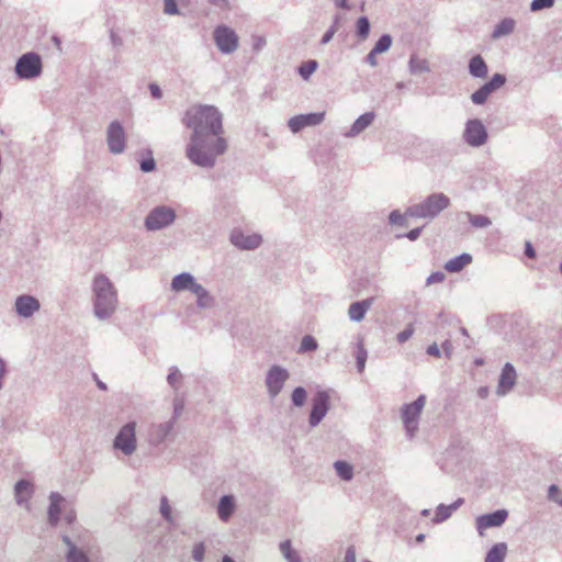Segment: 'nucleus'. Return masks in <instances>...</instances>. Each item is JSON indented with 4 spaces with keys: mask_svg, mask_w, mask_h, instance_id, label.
Returning <instances> with one entry per match:
<instances>
[{
    "mask_svg": "<svg viewBox=\"0 0 562 562\" xmlns=\"http://www.w3.org/2000/svg\"><path fill=\"white\" fill-rule=\"evenodd\" d=\"M380 53H374V49L372 48L369 54L366 56L364 61L369 64L371 67H375L378 65L376 55Z\"/></svg>",
    "mask_w": 562,
    "mask_h": 562,
    "instance_id": "13d9d810",
    "label": "nucleus"
},
{
    "mask_svg": "<svg viewBox=\"0 0 562 562\" xmlns=\"http://www.w3.org/2000/svg\"><path fill=\"white\" fill-rule=\"evenodd\" d=\"M330 407V396L327 391L319 390L312 398V409L308 416V424L312 428L321 424Z\"/></svg>",
    "mask_w": 562,
    "mask_h": 562,
    "instance_id": "9b49d317",
    "label": "nucleus"
},
{
    "mask_svg": "<svg viewBox=\"0 0 562 562\" xmlns=\"http://www.w3.org/2000/svg\"><path fill=\"white\" fill-rule=\"evenodd\" d=\"M375 113L373 111L361 114L350 126L349 131L344 133L347 138H353L367 130L375 120Z\"/></svg>",
    "mask_w": 562,
    "mask_h": 562,
    "instance_id": "412c9836",
    "label": "nucleus"
},
{
    "mask_svg": "<svg viewBox=\"0 0 562 562\" xmlns=\"http://www.w3.org/2000/svg\"><path fill=\"white\" fill-rule=\"evenodd\" d=\"M210 3L218 9H227L229 5L228 0H210Z\"/></svg>",
    "mask_w": 562,
    "mask_h": 562,
    "instance_id": "e2e57ef3",
    "label": "nucleus"
},
{
    "mask_svg": "<svg viewBox=\"0 0 562 562\" xmlns=\"http://www.w3.org/2000/svg\"><path fill=\"white\" fill-rule=\"evenodd\" d=\"M508 518L506 509H497L493 513L483 514L475 518V528L480 536H484V531L488 528L501 527Z\"/></svg>",
    "mask_w": 562,
    "mask_h": 562,
    "instance_id": "4468645a",
    "label": "nucleus"
},
{
    "mask_svg": "<svg viewBox=\"0 0 562 562\" xmlns=\"http://www.w3.org/2000/svg\"><path fill=\"white\" fill-rule=\"evenodd\" d=\"M317 348V340L312 335H305L301 340L299 353L315 351Z\"/></svg>",
    "mask_w": 562,
    "mask_h": 562,
    "instance_id": "4c0bfd02",
    "label": "nucleus"
},
{
    "mask_svg": "<svg viewBox=\"0 0 562 562\" xmlns=\"http://www.w3.org/2000/svg\"><path fill=\"white\" fill-rule=\"evenodd\" d=\"M61 540L67 546V552L65 555L66 562H90L87 553L79 549L70 537L64 535Z\"/></svg>",
    "mask_w": 562,
    "mask_h": 562,
    "instance_id": "4be33fe9",
    "label": "nucleus"
},
{
    "mask_svg": "<svg viewBox=\"0 0 562 562\" xmlns=\"http://www.w3.org/2000/svg\"><path fill=\"white\" fill-rule=\"evenodd\" d=\"M427 353L429 356L437 357V358H439L441 356L440 348L438 347L437 344H432V345L428 346Z\"/></svg>",
    "mask_w": 562,
    "mask_h": 562,
    "instance_id": "052dcab7",
    "label": "nucleus"
},
{
    "mask_svg": "<svg viewBox=\"0 0 562 562\" xmlns=\"http://www.w3.org/2000/svg\"><path fill=\"white\" fill-rule=\"evenodd\" d=\"M344 562H357L356 549L353 546H349L346 549Z\"/></svg>",
    "mask_w": 562,
    "mask_h": 562,
    "instance_id": "6e6d98bb",
    "label": "nucleus"
},
{
    "mask_svg": "<svg viewBox=\"0 0 562 562\" xmlns=\"http://www.w3.org/2000/svg\"><path fill=\"white\" fill-rule=\"evenodd\" d=\"M229 240L238 249L254 250L261 245L262 237L259 234L246 235L241 229L235 228L231 233Z\"/></svg>",
    "mask_w": 562,
    "mask_h": 562,
    "instance_id": "2eb2a0df",
    "label": "nucleus"
},
{
    "mask_svg": "<svg viewBox=\"0 0 562 562\" xmlns=\"http://www.w3.org/2000/svg\"><path fill=\"white\" fill-rule=\"evenodd\" d=\"M338 22H339V16H336L334 24L322 36V40H321L322 45H325L333 40L335 33L337 32Z\"/></svg>",
    "mask_w": 562,
    "mask_h": 562,
    "instance_id": "09e8293b",
    "label": "nucleus"
},
{
    "mask_svg": "<svg viewBox=\"0 0 562 562\" xmlns=\"http://www.w3.org/2000/svg\"><path fill=\"white\" fill-rule=\"evenodd\" d=\"M236 509L235 497L232 494L223 495L217 503L218 518L227 522Z\"/></svg>",
    "mask_w": 562,
    "mask_h": 562,
    "instance_id": "393cba45",
    "label": "nucleus"
},
{
    "mask_svg": "<svg viewBox=\"0 0 562 562\" xmlns=\"http://www.w3.org/2000/svg\"><path fill=\"white\" fill-rule=\"evenodd\" d=\"M191 293L196 296V305L199 308H211L214 306L215 299L210 292L200 283L192 289Z\"/></svg>",
    "mask_w": 562,
    "mask_h": 562,
    "instance_id": "c756f323",
    "label": "nucleus"
},
{
    "mask_svg": "<svg viewBox=\"0 0 562 562\" xmlns=\"http://www.w3.org/2000/svg\"><path fill=\"white\" fill-rule=\"evenodd\" d=\"M469 74L473 78L484 79L487 77L488 67L481 55H475L469 60Z\"/></svg>",
    "mask_w": 562,
    "mask_h": 562,
    "instance_id": "bb28decb",
    "label": "nucleus"
},
{
    "mask_svg": "<svg viewBox=\"0 0 562 562\" xmlns=\"http://www.w3.org/2000/svg\"><path fill=\"white\" fill-rule=\"evenodd\" d=\"M472 262V256L468 252H463L459 256H456L445 263V269L450 273H457L464 269L468 265Z\"/></svg>",
    "mask_w": 562,
    "mask_h": 562,
    "instance_id": "cd10ccee",
    "label": "nucleus"
},
{
    "mask_svg": "<svg viewBox=\"0 0 562 562\" xmlns=\"http://www.w3.org/2000/svg\"><path fill=\"white\" fill-rule=\"evenodd\" d=\"M7 371V366L3 359L0 358V391L3 387V378Z\"/></svg>",
    "mask_w": 562,
    "mask_h": 562,
    "instance_id": "0e129e2a",
    "label": "nucleus"
},
{
    "mask_svg": "<svg viewBox=\"0 0 562 562\" xmlns=\"http://www.w3.org/2000/svg\"><path fill=\"white\" fill-rule=\"evenodd\" d=\"M560 490L557 485L552 484L548 488V498L550 501L557 502L559 496Z\"/></svg>",
    "mask_w": 562,
    "mask_h": 562,
    "instance_id": "bf43d9fd",
    "label": "nucleus"
},
{
    "mask_svg": "<svg viewBox=\"0 0 562 562\" xmlns=\"http://www.w3.org/2000/svg\"><path fill=\"white\" fill-rule=\"evenodd\" d=\"M446 279V276L443 272L441 271H435V272H431L427 280H426V284L427 285H431V284H435V283H441L443 282Z\"/></svg>",
    "mask_w": 562,
    "mask_h": 562,
    "instance_id": "603ef678",
    "label": "nucleus"
},
{
    "mask_svg": "<svg viewBox=\"0 0 562 562\" xmlns=\"http://www.w3.org/2000/svg\"><path fill=\"white\" fill-rule=\"evenodd\" d=\"M525 255L531 259L536 258V250L530 241L525 243Z\"/></svg>",
    "mask_w": 562,
    "mask_h": 562,
    "instance_id": "680f3d73",
    "label": "nucleus"
},
{
    "mask_svg": "<svg viewBox=\"0 0 562 562\" xmlns=\"http://www.w3.org/2000/svg\"><path fill=\"white\" fill-rule=\"evenodd\" d=\"M106 144L110 153L120 155L126 148V134L122 123L117 120L112 121L106 128Z\"/></svg>",
    "mask_w": 562,
    "mask_h": 562,
    "instance_id": "f8f14e48",
    "label": "nucleus"
},
{
    "mask_svg": "<svg viewBox=\"0 0 562 562\" xmlns=\"http://www.w3.org/2000/svg\"><path fill=\"white\" fill-rule=\"evenodd\" d=\"M198 284L195 278L190 272H182L171 280V290L176 292L192 291Z\"/></svg>",
    "mask_w": 562,
    "mask_h": 562,
    "instance_id": "a878e982",
    "label": "nucleus"
},
{
    "mask_svg": "<svg viewBox=\"0 0 562 562\" xmlns=\"http://www.w3.org/2000/svg\"><path fill=\"white\" fill-rule=\"evenodd\" d=\"M506 80L505 75L498 72L494 74L488 81L471 94L470 99L472 103L475 105H483L493 92L501 89L506 83Z\"/></svg>",
    "mask_w": 562,
    "mask_h": 562,
    "instance_id": "ddd939ff",
    "label": "nucleus"
},
{
    "mask_svg": "<svg viewBox=\"0 0 562 562\" xmlns=\"http://www.w3.org/2000/svg\"><path fill=\"white\" fill-rule=\"evenodd\" d=\"M335 7L342 9V10H350L351 7L348 2V0H334Z\"/></svg>",
    "mask_w": 562,
    "mask_h": 562,
    "instance_id": "338daca9",
    "label": "nucleus"
},
{
    "mask_svg": "<svg viewBox=\"0 0 562 562\" xmlns=\"http://www.w3.org/2000/svg\"><path fill=\"white\" fill-rule=\"evenodd\" d=\"M422 231H423V227H416V228L411 229L408 233H406L404 235H397V238L406 237L409 240L414 241L419 238Z\"/></svg>",
    "mask_w": 562,
    "mask_h": 562,
    "instance_id": "5fc2aeb1",
    "label": "nucleus"
},
{
    "mask_svg": "<svg viewBox=\"0 0 562 562\" xmlns=\"http://www.w3.org/2000/svg\"><path fill=\"white\" fill-rule=\"evenodd\" d=\"M357 35L361 40H366L370 33V21L367 16H360L356 24Z\"/></svg>",
    "mask_w": 562,
    "mask_h": 562,
    "instance_id": "79ce46f5",
    "label": "nucleus"
},
{
    "mask_svg": "<svg viewBox=\"0 0 562 562\" xmlns=\"http://www.w3.org/2000/svg\"><path fill=\"white\" fill-rule=\"evenodd\" d=\"M33 492H34V488L30 481L24 480V479L19 480L14 486V496H15L16 504L19 506H23L26 509H29L30 508L29 501L32 497Z\"/></svg>",
    "mask_w": 562,
    "mask_h": 562,
    "instance_id": "aec40b11",
    "label": "nucleus"
},
{
    "mask_svg": "<svg viewBox=\"0 0 562 562\" xmlns=\"http://www.w3.org/2000/svg\"><path fill=\"white\" fill-rule=\"evenodd\" d=\"M490 394V389L487 386H481L479 390H477V395L481 397V398H486Z\"/></svg>",
    "mask_w": 562,
    "mask_h": 562,
    "instance_id": "774afa93",
    "label": "nucleus"
},
{
    "mask_svg": "<svg viewBox=\"0 0 562 562\" xmlns=\"http://www.w3.org/2000/svg\"><path fill=\"white\" fill-rule=\"evenodd\" d=\"M408 70L412 75L429 72V61L425 58H420L417 54H412L408 60Z\"/></svg>",
    "mask_w": 562,
    "mask_h": 562,
    "instance_id": "2f4dec72",
    "label": "nucleus"
},
{
    "mask_svg": "<svg viewBox=\"0 0 562 562\" xmlns=\"http://www.w3.org/2000/svg\"><path fill=\"white\" fill-rule=\"evenodd\" d=\"M214 42L218 50L223 54H232L238 47V36L236 32L227 25H218L213 32Z\"/></svg>",
    "mask_w": 562,
    "mask_h": 562,
    "instance_id": "9d476101",
    "label": "nucleus"
},
{
    "mask_svg": "<svg viewBox=\"0 0 562 562\" xmlns=\"http://www.w3.org/2000/svg\"><path fill=\"white\" fill-rule=\"evenodd\" d=\"M147 157L140 160L139 168L143 172H151L156 169V160L153 157V153L150 149L146 150Z\"/></svg>",
    "mask_w": 562,
    "mask_h": 562,
    "instance_id": "c03bdc74",
    "label": "nucleus"
},
{
    "mask_svg": "<svg viewBox=\"0 0 562 562\" xmlns=\"http://www.w3.org/2000/svg\"><path fill=\"white\" fill-rule=\"evenodd\" d=\"M373 301V297H369L362 301H356L351 303L348 308V316L350 321L357 323L361 322L364 318L367 312L372 306Z\"/></svg>",
    "mask_w": 562,
    "mask_h": 562,
    "instance_id": "5701e85b",
    "label": "nucleus"
},
{
    "mask_svg": "<svg viewBox=\"0 0 562 562\" xmlns=\"http://www.w3.org/2000/svg\"><path fill=\"white\" fill-rule=\"evenodd\" d=\"M148 89H149L153 98L160 99L162 97V91L157 83H155V82L149 83Z\"/></svg>",
    "mask_w": 562,
    "mask_h": 562,
    "instance_id": "4d7b16f0",
    "label": "nucleus"
},
{
    "mask_svg": "<svg viewBox=\"0 0 562 562\" xmlns=\"http://www.w3.org/2000/svg\"><path fill=\"white\" fill-rule=\"evenodd\" d=\"M391 45L392 36L390 34H383L373 46L374 53L383 54L390 49Z\"/></svg>",
    "mask_w": 562,
    "mask_h": 562,
    "instance_id": "37998d69",
    "label": "nucleus"
},
{
    "mask_svg": "<svg viewBox=\"0 0 562 562\" xmlns=\"http://www.w3.org/2000/svg\"><path fill=\"white\" fill-rule=\"evenodd\" d=\"M173 420L151 424L148 429V442L150 446L158 447L172 432Z\"/></svg>",
    "mask_w": 562,
    "mask_h": 562,
    "instance_id": "6ab92c4d",
    "label": "nucleus"
},
{
    "mask_svg": "<svg viewBox=\"0 0 562 562\" xmlns=\"http://www.w3.org/2000/svg\"><path fill=\"white\" fill-rule=\"evenodd\" d=\"M182 123L192 131L187 158L201 168H213L217 157L227 149L220 110L214 105L194 104L186 111Z\"/></svg>",
    "mask_w": 562,
    "mask_h": 562,
    "instance_id": "f257e3e1",
    "label": "nucleus"
},
{
    "mask_svg": "<svg viewBox=\"0 0 562 562\" xmlns=\"http://www.w3.org/2000/svg\"><path fill=\"white\" fill-rule=\"evenodd\" d=\"M337 475L344 481H350L353 477V468L347 461L338 460L334 463Z\"/></svg>",
    "mask_w": 562,
    "mask_h": 562,
    "instance_id": "c9c22d12",
    "label": "nucleus"
},
{
    "mask_svg": "<svg viewBox=\"0 0 562 562\" xmlns=\"http://www.w3.org/2000/svg\"><path fill=\"white\" fill-rule=\"evenodd\" d=\"M445 355L449 358L452 353V344L449 340H445L441 345Z\"/></svg>",
    "mask_w": 562,
    "mask_h": 562,
    "instance_id": "69168bd1",
    "label": "nucleus"
},
{
    "mask_svg": "<svg viewBox=\"0 0 562 562\" xmlns=\"http://www.w3.org/2000/svg\"><path fill=\"white\" fill-rule=\"evenodd\" d=\"M136 427L135 420L124 424L113 439V449L125 457L132 456L137 450Z\"/></svg>",
    "mask_w": 562,
    "mask_h": 562,
    "instance_id": "20e7f679",
    "label": "nucleus"
},
{
    "mask_svg": "<svg viewBox=\"0 0 562 562\" xmlns=\"http://www.w3.org/2000/svg\"><path fill=\"white\" fill-rule=\"evenodd\" d=\"M93 315L99 321L111 318L117 310L119 297L114 283L103 273H98L91 282Z\"/></svg>",
    "mask_w": 562,
    "mask_h": 562,
    "instance_id": "f03ea898",
    "label": "nucleus"
},
{
    "mask_svg": "<svg viewBox=\"0 0 562 562\" xmlns=\"http://www.w3.org/2000/svg\"><path fill=\"white\" fill-rule=\"evenodd\" d=\"M181 378H182V375L177 367H171L169 369L167 382L173 390L179 389V383H180Z\"/></svg>",
    "mask_w": 562,
    "mask_h": 562,
    "instance_id": "49530a36",
    "label": "nucleus"
},
{
    "mask_svg": "<svg viewBox=\"0 0 562 562\" xmlns=\"http://www.w3.org/2000/svg\"><path fill=\"white\" fill-rule=\"evenodd\" d=\"M425 404L426 396L420 394L414 402L404 404L401 409L404 428L409 438H413L418 429V420Z\"/></svg>",
    "mask_w": 562,
    "mask_h": 562,
    "instance_id": "0eeeda50",
    "label": "nucleus"
},
{
    "mask_svg": "<svg viewBox=\"0 0 562 562\" xmlns=\"http://www.w3.org/2000/svg\"><path fill=\"white\" fill-rule=\"evenodd\" d=\"M278 548L282 558L286 562H303L300 553L293 548L292 541L290 539L281 541Z\"/></svg>",
    "mask_w": 562,
    "mask_h": 562,
    "instance_id": "7c9ffc66",
    "label": "nucleus"
},
{
    "mask_svg": "<svg viewBox=\"0 0 562 562\" xmlns=\"http://www.w3.org/2000/svg\"><path fill=\"white\" fill-rule=\"evenodd\" d=\"M41 308L40 301L30 294L19 295L14 302L16 314L23 318L32 317Z\"/></svg>",
    "mask_w": 562,
    "mask_h": 562,
    "instance_id": "f3484780",
    "label": "nucleus"
},
{
    "mask_svg": "<svg viewBox=\"0 0 562 562\" xmlns=\"http://www.w3.org/2000/svg\"><path fill=\"white\" fill-rule=\"evenodd\" d=\"M507 553V544L505 542L495 543L486 553L484 562H504Z\"/></svg>",
    "mask_w": 562,
    "mask_h": 562,
    "instance_id": "473e14b6",
    "label": "nucleus"
},
{
    "mask_svg": "<svg viewBox=\"0 0 562 562\" xmlns=\"http://www.w3.org/2000/svg\"><path fill=\"white\" fill-rule=\"evenodd\" d=\"M515 29V21L510 18H505L501 22L495 25V29L492 33L493 38H499L513 33Z\"/></svg>",
    "mask_w": 562,
    "mask_h": 562,
    "instance_id": "72a5a7b5",
    "label": "nucleus"
},
{
    "mask_svg": "<svg viewBox=\"0 0 562 562\" xmlns=\"http://www.w3.org/2000/svg\"><path fill=\"white\" fill-rule=\"evenodd\" d=\"M555 0H532L530 3V10L537 12L543 9H550L554 5Z\"/></svg>",
    "mask_w": 562,
    "mask_h": 562,
    "instance_id": "de8ad7c7",
    "label": "nucleus"
},
{
    "mask_svg": "<svg viewBox=\"0 0 562 562\" xmlns=\"http://www.w3.org/2000/svg\"><path fill=\"white\" fill-rule=\"evenodd\" d=\"M317 67L318 63L314 59L304 61L299 67V74L304 80H307L312 76V74L315 72Z\"/></svg>",
    "mask_w": 562,
    "mask_h": 562,
    "instance_id": "58836bf2",
    "label": "nucleus"
},
{
    "mask_svg": "<svg viewBox=\"0 0 562 562\" xmlns=\"http://www.w3.org/2000/svg\"><path fill=\"white\" fill-rule=\"evenodd\" d=\"M488 133L480 119H470L465 122L462 139L471 147L479 148L486 144Z\"/></svg>",
    "mask_w": 562,
    "mask_h": 562,
    "instance_id": "6e6552de",
    "label": "nucleus"
},
{
    "mask_svg": "<svg viewBox=\"0 0 562 562\" xmlns=\"http://www.w3.org/2000/svg\"><path fill=\"white\" fill-rule=\"evenodd\" d=\"M19 79L31 80L41 76L43 71V61L37 53L29 52L20 56L14 67Z\"/></svg>",
    "mask_w": 562,
    "mask_h": 562,
    "instance_id": "39448f33",
    "label": "nucleus"
},
{
    "mask_svg": "<svg viewBox=\"0 0 562 562\" xmlns=\"http://www.w3.org/2000/svg\"><path fill=\"white\" fill-rule=\"evenodd\" d=\"M463 504V498H458L450 505L440 504L436 508L435 517L432 521L436 524L443 522L447 520L454 510H457Z\"/></svg>",
    "mask_w": 562,
    "mask_h": 562,
    "instance_id": "c85d7f7f",
    "label": "nucleus"
},
{
    "mask_svg": "<svg viewBox=\"0 0 562 562\" xmlns=\"http://www.w3.org/2000/svg\"><path fill=\"white\" fill-rule=\"evenodd\" d=\"M159 512H160V514H161L162 518H164L167 522H169V524H171V525H173V524H175V518H173V516H172V509H171V506H170V504H169V501H168V498H167L166 496H162V497L160 498Z\"/></svg>",
    "mask_w": 562,
    "mask_h": 562,
    "instance_id": "a19ab883",
    "label": "nucleus"
},
{
    "mask_svg": "<svg viewBox=\"0 0 562 562\" xmlns=\"http://www.w3.org/2000/svg\"><path fill=\"white\" fill-rule=\"evenodd\" d=\"M290 378V372L278 364H273L269 368L266 374L265 384L267 393L271 400L276 398L282 391L285 382Z\"/></svg>",
    "mask_w": 562,
    "mask_h": 562,
    "instance_id": "1a4fd4ad",
    "label": "nucleus"
},
{
    "mask_svg": "<svg viewBox=\"0 0 562 562\" xmlns=\"http://www.w3.org/2000/svg\"><path fill=\"white\" fill-rule=\"evenodd\" d=\"M465 216L468 217L469 223L476 228H486L492 224L491 218L486 215L465 212Z\"/></svg>",
    "mask_w": 562,
    "mask_h": 562,
    "instance_id": "e433bc0d",
    "label": "nucleus"
},
{
    "mask_svg": "<svg viewBox=\"0 0 562 562\" xmlns=\"http://www.w3.org/2000/svg\"><path fill=\"white\" fill-rule=\"evenodd\" d=\"M450 206V199L442 192L431 193L423 201L406 209V215L413 218L434 220Z\"/></svg>",
    "mask_w": 562,
    "mask_h": 562,
    "instance_id": "7ed1b4c3",
    "label": "nucleus"
},
{
    "mask_svg": "<svg viewBox=\"0 0 562 562\" xmlns=\"http://www.w3.org/2000/svg\"><path fill=\"white\" fill-rule=\"evenodd\" d=\"M406 212L402 214L398 210H393L389 215V223L391 225L407 226Z\"/></svg>",
    "mask_w": 562,
    "mask_h": 562,
    "instance_id": "a18cd8bd",
    "label": "nucleus"
},
{
    "mask_svg": "<svg viewBox=\"0 0 562 562\" xmlns=\"http://www.w3.org/2000/svg\"><path fill=\"white\" fill-rule=\"evenodd\" d=\"M516 381L517 373L514 366L509 362H506L498 378L496 394L498 396L507 395L516 385Z\"/></svg>",
    "mask_w": 562,
    "mask_h": 562,
    "instance_id": "a211bd4d",
    "label": "nucleus"
},
{
    "mask_svg": "<svg viewBox=\"0 0 562 562\" xmlns=\"http://www.w3.org/2000/svg\"><path fill=\"white\" fill-rule=\"evenodd\" d=\"M307 398V392L303 386H296L291 394L292 404L296 407H302Z\"/></svg>",
    "mask_w": 562,
    "mask_h": 562,
    "instance_id": "ea45409f",
    "label": "nucleus"
},
{
    "mask_svg": "<svg viewBox=\"0 0 562 562\" xmlns=\"http://www.w3.org/2000/svg\"><path fill=\"white\" fill-rule=\"evenodd\" d=\"M64 502L65 498L59 493L52 492L49 494V506L47 510V516L50 526H56L58 524L61 512V505Z\"/></svg>",
    "mask_w": 562,
    "mask_h": 562,
    "instance_id": "b1692460",
    "label": "nucleus"
},
{
    "mask_svg": "<svg viewBox=\"0 0 562 562\" xmlns=\"http://www.w3.org/2000/svg\"><path fill=\"white\" fill-rule=\"evenodd\" d=\"M176 211L168 205H158L149 211L144 221V226L148 232L164 229L176 221Z\"/></svg>",
    "mask_w": 562,
    "mask_h": 562,
    "instance_id": "423d86ee",
    "label": "nucleus"
},
{
    "mask_svg": "<svg viewBox=\"0 0 562 562\" xmlns=\"http://www.w3.org/2000/svg\"><path fill=\"white\" fill-rule=\"evenodd\" d=\"M356 363H357V370L359 373H362L366 368V362L368 359V351L363 345L362 338L358 339V342L356 345Z\"/></svg>",
    "mask_w": 562,
    "mask_h": 562,
    "instance_id": "f704fd0d",
    "label": "nucleus"
},
{
    "mask_svg": "<svg viewBox=\"0 0 562 562\" xmlns=\"http://www.w3.org/2000/svg\"><path fill=\"white\" fill-rule=\"evenodd\" d=\"M414 334V327L409 324L404 330L400 331L396 339L400 344L406 342Z\"/></svg>",
    "mask_w": 562,
    "mask_h": 562,
    "instance_id": "3c124183",
    "label": "nucleus"
},
{
    "mask_svg": "<svg viewBox=\"0 0 562 562\" xmlns=\"http://www.w3.org/2000/svg\"><path fill=\"white\" fill-rule=\"evenodd\" d=\"M205 554V546L203 542L195 543L192 550V558L196 562H202L204 560Z\"/></svg>",
    "mask_w": 562,
    "mask_h": 562,
    "instance_id": "8fccbe9b",
    "label": "nucleus"
},
{
    "mask_svg": "<svg viewBox=\"0 0 562 562\" xmlns=\"http://www.w3.org/2000/svg\"><path fill=\"white\" fill-rule=\"evenodd\" d=\"M324 119V112L300 114L291 117L288 122V126L292 133H299L304 127L319 125Z\"/></svg>",
    "mask_w": 562,
    "mask_h": 562,
    "instance_id": "dca6fc26",
    "label": "nucleus"
},
{
    "mask_svg": "<svg viewBox=\"0 0 562 562\" xmlns=\"http://www.w3.org/2000/svg\"><path fill=\"white\" fill-rule=\"evenodd\" d=\"M183 411V402L179 398L173 401V415L169 420H173V426L176 425L177 419L181 415Z\"/></svg>",
    "mask_w": 562,
    "mask_h": 562,
    "instance_id": "864d4df0",
    "label": "nucleus"
}]
</instances>
